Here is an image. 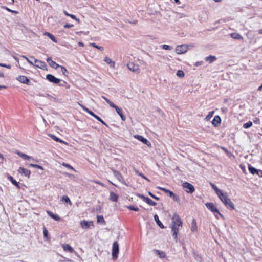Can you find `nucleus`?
I'll return each mask as SVG.
<instances>
[{
    "instance_id": "nucleus-7",
    "label": "nucleus",
    "mask_w": 262,
    "mask_h": 262,
    "mask_svg": "<svg viewBox=\"0 0 262 262\" xmlns=\"http://www.w3.org/2000/svg\"><path fill=\"white\" fill-rule=\"evenodd\" d=\"M182 186L186 189V191L188 193L191 194L195 191L194 186L188 182H185L183 183Z\"/></svg>"
},
{
    "instance_id": "nucleus-10",
    "label": "nucleus",
    "mask_w": 262,
    "mask_h": 262,
    "mask_svg": "<svg viewBox=\"0 0 262 262\" xmlns=\"http://www.w3.org/2000/svg\"><path fill=\"white\" fill-rule=\"evenodd\" d=\"M248 169L249 172L252 174H257L259 177H262V171L260 170H258L252 166L251 165H248Z\"/></svg>"
},
{
    "instance_id": "nucleus-31",
    "label": "nucleus",
    "mask_w": 262,
    "mask_h": 262,
    "mask_svg": "<svg viewBox=\"0 0 262 262\" xmlns=\"http://www.w3.org/2000/svg\"><path fill=\"white\" fill-rule=\"evenodd\" d=\"M206 61H208L209 63H212L216 60V57L215 56L209 55L205 58Z\"/></svg>"
},
{
    "instance_id": "nucleus-6",
    "label": "nucleus",
    "mask_w": 262,
    "mask_h": 262,
    "mask_svg": "<svg viewBox=\"0 0 262 262\" xmlns=\"http://www.w3.org/2000/svg\"><path fill=\"white\" fill-rule=\"evenodd\" d=\"M137 195L140 199H142L144 202H145L147 204H148L149 205L155 206L157 205L156 202L153 201L150 198L146 197L143 194H137Z\"/></svg>"
},
{
    "instance_id": "nucleus-51",
    "label": "nucleus",
    "mask_w": 262,
    "mask_h": 262,
    "mask_svg": "<svg viewBox=\"0 0 262 262\" xmlns=\"http://www.w3.org/2000/svg\"><path fill=\"white\" fill-rule=\"evenodd\" d=\"M107 103L109 104V105L111 107H112L115 109L117 107V105H116L113 102H112L110 100H107Z\"/></svg>"
},
{
    "instance_id": "nucleus-1",
    "label": "nucleus",
    "mask_w": 262,
    "mask_h": 262,
    "mask_svg": "<svg viewBox=\"0 0 262 262\" xmlns=\"http://www.w3.org/2000/svg\"><path fill=\"white\" fill-rule=\"evenodd\" d=\"M171 223V232L172 233V236L174 239L177 240V235L180 229V227H182V221L177 213H174L172 219Z\"/></svg>"
},
{
    "instance_id": "nucleus-2",
    "label": "nucleus",
    "mask_w": 262,
    "mask_h": 262,
    "mask_svg": "<svg viewBox=\"0 0 262 262\" xmlns=\"http://www.w3.org/2000/svg\"><path fill=\"white\" fill-rule=\"evenodd\" d=\"M219 198L228 208L232 210H234V205L231 199L228 197L227 193L223 192L220 194Z\"/></svg>"
},
{
    "instance_id": "nucleus-8",
    "label": "nucleus",
    "mask_w": 262,
    "mask_h": 262,
    "mask_svg": "<svg viewBox=\"0 0 262 262\" xmlns=\"http://www.w3.org/2000/svg\"><path fill=\"white\" fill-rule=\"evenodd\" d=\"M112 171L114 173V177L122 184L128 186V185L126 184V183L124 181L123 178L121 174V173L115 169H112Z\"/></svg>"
},
{
    "instance_id": "nucleus-56",
    "label": "nucleus",
    "mask_w": 262,
    "mask_h": 262,
    "mask_svg": "<svg viewBox=\"0 0 262 262\" xmlns=\"http://www.w3.org/2000/svg\"><path fill=\"white\" fill-rule=\"evenodd\" d=\"M60 82H61L59 83V85L61 86H66V85L67 84V83L66 81H61V80Z\"/></svg>"
},
{
    "instance_id": "nucleus-44",
    "label": "nucleus",
    "mask_w": 262,
    "mask_h": 262,
    "mask_svg": "<svg viewBox=\"0 0 262 262\" xmlns=\"http://www.w3.org/2000/svg\"><path fill=\"white\" fill-rule=\"evenodd\" d=\"M90 45L94 48L98 49L99 50L103 51L104 50V48L103 47L99 46L97 45L95 43H91Z\"/></svg>"
},
{
    "instance_id": "nucleus-15",
    "label": "nucleus",
    "mask_w": 262,
    "mask_h": 262,
    "mask_svg": "<svg viewBox=\"0 0 262 262\" xmlns=\"http://www.w3.org/2000/svg\"><path fill=\"white\" fill-rule=\"evenodd\" d=\"M17 171L18 172V173H19L21 174H24L25 177H27L28 178L30 177V176L31 174L30 170H29L27 169H26L24 167H20L18 168Z\"/></svg>"
},
{
    "instance_id": "nucleus-19",
    "label": "nucleus",
    "mask_w": 262,
    "mask_h": 262,
    "mask_svg": "<svg viewBox=\"0 0 262 262\" xmlns=\"http://www.w3.org/2000/svg\"><path fill=\"white\" fill-rule=\"evenodd\" d=\"M109 199L112 202H117L118 199V195L114 192H110Z\"/></svg>"
},
{
    "instance_id": "nucleus-52",
    "label": "nucleus",
    "mask_w": 262,
    "mask_h": 262,
    "mask_svg": "<svg viewBox=\"0 0 262 262\" xmlns=\"http://www.w3.org/2000/svg\"><path fill=\"white\" fill-rule=\"evenodd\" d=\"M148 194L153 199L157 200V201H159L160 200V198L157 196H156L155 195H154L153 193H152L150 191H148Z\"/></svg>"
},
{
    "instance_id": "nucleus-25",
    "label": "nucleus",
    "mask_w": 262,
    "mask_h": 262,
    "mask_svg": "<svg viewBox=\"0 0 262 262\" xmlns=\"http://www.w3.org/2000/svg\"><path fill=\"white\" fill-rule=\"evenodd\" d=\"M154 217L155 221L156 222L157 224L158 225V226L162 229H164L165 228V227L164 226V225H163L162 222L159 220L158 215L155 214L154 215Z\"/></svg>"
},
{
    "instance_id": "nucleus-40",
    "label": "nucleus",
    "mask_w": 262,
    "mask_h": 262,
    "mask_svg": "<svg viewBox=\"0 0 262 262\" xmlns=\"http://www.w3.org/2000/svg\"><path fill=\"white\" fill-rule=\"evenodd\" d=\"M28 167H34V168H38V169H40L41 170H43V167L39 165H37V164H29L28 165Z\"/></svg>"
},
{
    "instance_id": "nucleus-3",
    "label": "nucleus",
    "mask_w": 262,
    "mask_h": 262,
    "mask_svg": "<svg viewBox=\"0 0 262 262\" xmlns=\"http://www.w3.org/2000/svg\"><path fill=\"white\" fill-rule=\"evenodd\" d=\"M205 206L212 212L217 213L221 217L224 218L223 215L221 213L219 209L213 203H206Z\"/></svg>"
},
{
    "instance_id": "nucleus-27",
    "label": "nucleus",
    "mask_w": 262,
    "mask_h": 262,
    "mask_svg": "<svg viewBox=\"0 0 262 262\" xmlns=\"http://www.w3.org/2000/svg\"><path fill=\"white\" fill-rule=\"evenodd\" d=\"M80 106L82 108L83 110L85 112H87L89 114H90L93 117H95L97 115H96L94 112H93L92 111L88 108L87 107H85L84 106L82 105H80Z\"/></svg>"
},
{
    "instance_id": "nucleus-4",
    "label": "nucleus",
    "mask_w": 262,
    "mask_h": 262,
    "mask_svg": "<svg viewBox=\"0 0 262 262\" xmlns=\"http://www.w3.org/2000/svg\"><path fill=\"white\" fill-rule=\"evenodd\" d=\"M119 251V244L117 241L113 242L112 247V258L116 259L118 257V254Z\"/></svg>"
},
{
    "instance_id": "nucleus-38",
    "label": "nucleus",
    "mask_w": 262,
    "mask_h": 262,
    "mask_svg": "<svg viewBox=\"0 0 262 262\" xmlns=\"http://www.w3.org/2000/svg\"><path fill=\"white\" fill-rule=\"evenodd\" d=\"M17 155H19L20 157H21L22 158H23L25 160H29V159H31V157L27 155L26 154L22 153V152H18Z\"/></svg>"
},
{
    "instance_id": "nucleus-47",
    "label": "nucleus",
    "mask_w": 262,
    "mask_h": 262,
    "mask_svg": "<svg viewBox=\"0 0 262 262\" xmlns=\"http://www.w3.org/2000/svg\"><path fill=\"white\" fill-rule=\"evenodd\" d=\"M59 67L61 69V72L62 73L63 75H64L66 76H67V73H68V72L66 68L63 66H60Z\"/></svg>"
},
{
    "instance_id": "nucleus-62",
    "label": "nucleus",
    "mask_w": 262,
    "mask_h": 262,
    "mask_svg": "<svg viewBox=\"0 0 262 262\" xmlns=\"http://www.w3.org/2000/svg\"><path fill=\"white\" fill-rule=\"evenodd\" d=\"M27 61H28V62L29 63H30V64L32 65V66H34V63L32 62V60H31L29 58H28L27 59Z\"/></svg>"
},
{
    "instance_id": "nucleus-60",
    "label": "nucleus",
    "mask_w": 262,
    "mask_h": 262,
    "mask_svg": "<svg viewBox=\"0 0 262 262\" xmlns=\"http://www.w3.org/2000/svg\"><path fill=\"white\" fill-rule=\"evenodd\" d=\"M127 22L130 23V24H136L137 23V20H133V21H129V20H127Z\"/></svg>"
},
{
    "instance_id": "nucleus-39",
    "label": "nucleus",
    "mask_w": 262,
    "mask_h": 262,
    "mask_svg": "<svg viewBox=\"0 0 262 262\" xmlns=\"http://www.w3.org/2000/svg\"><path fill=\"white\" fill-rule=\"evenodd\" d=\"M61 200L63 201H64L67 204H69L70 205L72 204L71 200H70L69 198L67 195H63L61 198Z\"/></svg>"
},
{
    "instance_id": "nucleus-58",
    "label": "nucleus",
    "mask_w": 262,
    "mask_h": 262,
    "mask_svg": "<svg viewBox=\"0 0 262 262\" xmlns=\"http://www.w3.org/2000/svg\"><path fill=\"white\" fill-rule=\"evenodd\" d=\"M253 122L256 124H259L260 123V119L258 118H255L253 119Z\"/></svg>"
},
{
    "instance_id": "nucleus-42",
    "label": "nucleus",
    "mask_w": 262,
    "mask_h": 262,
    "mask_svg": "<svg viewBox=\"0 0 262 262\" xmlns=\"http://www.w3.org/2000/svg\"><path fill=\"white\" fill-rule=\"evenodd\" d=\"M252 125V122L250 121L245 123L243 125V127L244 128H250V127H251Z\"/></svg>"
},
{
    "instance_id": "nucleus-33",
    "label": "nucleus",
    "mask_w": 262,
    "mask_h": 262,
    "mask_svg": "<svg viewBox=\"0 0 262 262\" xmlns=\"http://www.w3.org/2000/svg\"><path fill=\"white\" fill-rule=\"evenodd\" d=\"M231 37L233 39H242L243 37L239 33H232L230 34Z\"/></svg>"
},
{
    "instance_id": "nucleus-35",
    "label": "nucleus",
    "mask_w": 262,
    "mask_h": 262,
    "mask_svg": "<svg viewBox=\"0 0 262 262\" xmlns=\"http://www.w3.org/2000/svg\"><path fill=\"white\" fill-rule=\"evenodd\" d=\"M97 221L98 223H101L103 225L105 224V221L104 219V217L102 215H97Z\"/></svg>"
},
{
    "instance_id": "nucleus-17",
    "label": "nucleus",
    "mask_w": 262,
    "mask_h": 262,
    "mask_svg": "<svg viewBox=\"0 0 262 262\" xmlns=\"http://www.w3.org/2000/svg\"><path fill=\"white\" fill-rule=\"evenodd\" d=\"M47 61L52 68L55 69H57L60 66L58 64L56 63L55 61H53L51 58L50 57H48L47 59Z\"/></svg>"
},
{
    "instance_id": "nucleus-57",
    "label": "nucleus",
    "mask_w": 262,
    "mask_h": 262,
    "mask_svg": "<svg viewBox=\"0 0 262 262\" xmlns=\"http://www.w3.org/2000/svg\"><path fill=\"white\" fill-rule=\"evenodd\" d=\"M93 182L95 183H96V184H98L99 185H100V186H104V185L103 183L100 182V181H93Z\"/></svg>"
},
{
    "instance_id": "nucleus-5",
    "label": "nucleus",
    "mask_w": 262,
    "mask_h": 262,
    "mask_svg": "<svg viewBox=\"0 0 262 262\" xmlns=\"http://www.w3.org/2000/svg\"><path fill=\"white\" fill-rule=\"evenodd\" d=\"M30 58L34 60V66L42 70L47 69L46 64L44 61L36 59L33 56H31Z\"/></svg>"
},
{
    "instance_id": "nucleus-21",
    "label": "nucleus",
    "mask_w": 262,
    "mask_h": 262,
    "mask_svg": "<svg viewBox=\"0 0 262 262\" xmlns=\"http://www.w3.org/2000/svg\"><path fill=\"white\" fill-rule=\"evenodd\" d=\"M116 111L117 112V114L120 116L121 120L122 121H125L126 119L125 116L123 115L122 113V110L121 108L117 106L115 108Z\"/></svg>"
},
{
    "instance_id": "nucleus-59",
    "label": "nucleus",
    "mask_w": 262,
    "mask_h": 262,
    "mask_svg": "<svg viewBox=\"0 0 262 262\" xmlns=\"http://www.w3.org/2000/svg\"><path fill=\"white\" fill-rule=\"evenodd\" d=\"M138 174H139V176H141V177H142L143 178L145 179L147 181H150V180L147 178H146L143 173H139Z\"/></svg>"
},
{
    "instance_id": "nucleus-49",
    "label": "nucleus",
    "mask_w": 262,
    "mask_h": 262,
    "mask_svg": "<svg viewBox=\"0 0 262 262\" xmlns=\"http://www.w3.org/2000/svg\"><path fill=\"white\" fill-rule=\"evenodd\" d=\"M62 165L64 167H66L68 169L75 171V169L71 165H70V164H69L68 163H63Z\"/></svg>"
},
{
    "instance_id": "nucleus-50",
    "label": "nucleus",
    "mask_w": 262,
    "mask_h": 262,
    "mask_svg": "<svg viewBox=\"0 0 262 262\" xmlns=\"http://www.w3.org/2000/svg\"><path fill=\"white\" fill-rule=\"evenodd\" d=\"M214 113V112L213 111L209 112V113L206 117V119L207 120H209L212 117Z\"/></svg>"
},
{
    "instance_id": "nucleus-43",
    "label": "nucleus",
    "mask_w": 262,
    "mask_h": 262,
    "mask_svg": "<svg viewBox=\"0 0 262 262\" xmlns=\"http://www.w3.org/2000/svg\"><path fill=\"white\" fill-rule=\"evenodd\" d=\"M126 207L130 210H133L135 211H138L139 210V209L137 207H135L133 205L128 206Z\"/></svg>"
},
{
    "instance_id": "nucleus-54",
    "label": "nucleus",
    "mask_w": 262,
    "mask_h": 262,
    "mask_svg": "<svg viewBox=\"0 0 262 262\" xmlns=\"http://www.w3.org/2000/svg\"><path fill=\"white\" fill-rule=\"evenodd\" d=\"M0 67L7 68L8 69H10L11 67V66L10 64H6L1 63H0Z\"/></svg>"
},
{
    "instance_id": "nucleus-18",
    "label": "nucleus",
    "mask_w": 262,
    "mask_h": 262,
    "mask_svg": "<svg viewBox=\"0 0 262 262\" xmlns=\"http://www.w3.org/2000/svg\"><path fill=\"white\" fill-rule=\"evenodd\" d=\"M221 117L219 116L216 115L214 117L213 119L212 120V124L215 127H217L221 123Z\"/></svg>"
},
{
    "instance_id": "nucleus-46",
    "label": "nucleus",
    "mask_w": 262,
    "mask_h": 262,
    "mask_svg": "<svg viewBox=\"0 0 262 262\" xmlns=\"http://www.w3.org/2000/svg\"><path fill=\"white\" fill-rule=\"evenodd\" d=\"M161 47L163 49L165 50H171L172 49V47L171 46L167 45H163L161 46Z\"/></svg>"
},
{
    "instance_id": "nucleus-34",
    "label": "nucleus",
    "mask_w": 262,
    "mask_h": 262,
    "mask_svg": "<svg viewBox=\"0 0 262 262\" xmlns=\"http://www.w3.org/2000/svg\"><path fill=\"white\" fill-rule=\"evenodd\" d=\"M158 188L164 191L165 193L168 194L169 196H171L172 195H173V192L166 188L161 187H158Z\"/></svg>"
},
{
    "instance_id": "nucleus-55",
    "label": "nucleus",
    "mask_w": 262,
    "mask_h": 262,
    "mask_svg": "<svg viewBox=\"0 0 262 262\" xmlns=\"http://www.w3.org/2000/svg\"><path fill=\"white\" fill-rule=\"evenodd\" d=\"M74 25L73 24H66V25H64V28H71V27H72Z\"/></svg>"
},
{
    "instance_id": "nucleus-36",
    "label": "nucleus",
    "mask_w": 262,
    "mask_h": 262,
    "mask_svg": "<svg viewBox=\"0 0 262 262\" xmlns=\"http://www.w3.org/2000/svg\"><path fill=\"white\" fill-rule=\"evenodd\" d=\"M43 237L45 239V240H46V241L49 240L50 237L49 236L48 231L45 227H44L43 229Z\"/></svg>"
},
{
    "instance_id": "nucleus-28",
    "label": "nucleus",
    "mask_w": 262,
    "mask_h": 262,
    "mask_svg": "<svg viewBox=\"0 0 262 262\" xmlns=\"http://www.w3.org/2000/svg\"><path fill=\"white\" fill-rule=\"evenodd\" d=\"M104 61L106 62L111 68H114L115 62L112 59L107 57H105Z\"/></svg>"
},
{
    "instance_id": "nucleus-48",
    "label": "nucleus",
    "mask_w": 262,
    "mask_h": 262,
    "mask_svg": "<svg viewBox=\"0 0 262 262\" xmlns=\"http://www.w3.org/2000/svg\"><path fill=\"white\" fill-rule=\"evenodd\" d=\"M95 118L97 119L98 121L100 122L102 124L105 125L106 126H107V124L98 116L96 115Z\"/></svg>"
},
{
    "instance_id": "nucleus-37",
    "label": "nucleus",
    "mask_w": 262,
    "mask_h": 262,
    "mask_svg": "<svg viewBox=\"0 0 262 262\" xmlns=\"http://www.w3.org/2000/svg\"><path fill=\"white\" fill-rule=\"evenodd\" d=\"M63 13L64 14L66 15V16H70L71 17L72 19H75L76 20H77L78 23L80 22V20L79 19L77 18L76 17V16L73 14H69L68 12H67L66 11H63Z\"/></svg>"
},
{
    "instance_id": "nucleus-20",
    "label": "nucleus",
    "mask_w": 262,
    "mask_h": 262,
    "mask_svg": "<svg viewBox=\"0 0 262 262\" xmlns=\"http://www.w3.org/2000/svg\"><path fill=\"white\" fill-rule=\"evenodd\" d=\"M62 248L65 251H68L70 253H73L74 252L73 248L69 244H63Z\"/></svg>"
},
{
    "instance_id": "nucleus-24",
    "label": "nucleus",
    "mask_w": 262,
    "mask_h": 262,
    "mask_svg": "<svg viewBox=\"0 0 262 262\" xmlns=\"http://www.w3.org/2000/svg\"><path fill=\"white\" fill-rule=\"evenodd\" d=\"M8 179L11 182V183L17 187V188L20 189V186L19 183L15 180L11 176H8Z\"/></svg>"
},
{
    "instance_id": "nucleus-11",
    "label": "nucleus",
    "mask_w": 262,
    "mask_h": 262,
    "mask_svg": "<svg viewBox=\"0 0 262 262\" xmlns=\"http://www.w3.org/2000/svg\"><path fill=\"white\" fill-rule=\"evenodd\" d=\"M80 225L81 227L84 229H88L91 228V227L94 226V224L93 221H86L85 220L81 221L80 222Z\"/></svg>"
},
{
    "instance_id": "nucleus-45",
    "label": "nucleus",
    "mask_w": 262,
    "mask_h": 262,
    "mask_svg": "<svg viewBox=\"0 0 262 262\" xmlns=\"http://www.w3.org/2000/svg\"><path fill=\"white\" fill-rule=\"evenodd\" d=\"M177 76L180 78L184 77L185 76L184 72L182 70H178L177 72Z\"/></svg>"
},
{
    "instance_id": "nucleus-16",
    "label": "nucleus",
    "mask_w": 262,
    "mask_h": 262,
    "mask_svg": "<svg viewBox=\"0 0 262 262\" xmlns=\"http://www.w3.org/2000/svg\"><path fill=\"white\" fill-rule=\"evenodd\" d=\"M134 137L137 139H138L139 141L142 142L143 143L149 146L151 145V143L150 142L146 139V138H144L143 136L139 135H136L134 136Z\"/></svg>"
},
{
    "instance_id": "nucleus-12",
    "label": "nucleus",
    "mask_w": 262,
    "mask_h": 262,
    "mask_svg": "<svg viewBox=\"0 0 262 262\" xmlns=\"http://www.w3.org/2000/svg\"><path fill=\"white\" fill-rule=\"evenodd\" d=\"M187 51V46L181 45L178 46L176 48V52L177 54H184Z\"/></svg>"
},
{
    "instance_id": "nucleus-9",
    "label": "nucleus",
    "mask_w": 262,
    "mask_h": 262,
    "mask_svg": "<svg viewBox=\"0 0 262 262\" xmlns=\"http://www.w3.org/2000/svg\"><path fill=\"white\" fill-rule=\"evenodd\" d=\"M46 79L51 83L54 84L59 83L61 80L59 78L55 77L54 75L48 74L46 75Z\"/></svg>"
},
{
    "instance_id": "nucleus-41",
    "label": "nucleus",
    "mask_w": 262,
    "mask_h": 262,
    "mask_svg": "<svg viewBox=\"0 0 262 262\" xmlns=\"http://www.w3.org/2000/svg\"><path fill=\"white\" fill-rule=\"evenodd\" d=\"M170 198H172L173 200L178 202V203H180V198L179 197L178 195H177V194H176L175 193H173V195H172L171 196H170Z\"/></svg>"
},
{
    "instance_id": "nucleus-61",
    "label": "nucleus",
    "mask_w": 262,
    "mask_h": 262,
    "mask_svg": "<svg viewBox=\"0 0 262 262\" xmlns=\"http://www.w3.org/2000/svg\"><path fill=\"white\" fill-rule=\"evenodd\" d=\"M203 63V62L202 61H199V62H196L195 63V66L198 67V66H200L201 65H202Z\"/></svg>"
},
{
    "instance_id": "nucleus-30",
    "label": "nucleus",
    "mask_w": 262,
    "mask_h": 262,
    "mask_svg": "<svg viewBox=\"0 0 262 262\" xmlns=\"http://www.w3.org/2000/svg\"><path fill=\"white\" fill-rule=\"evenodd\" d=\"M191 230L193 232L197 231L196 222L194 219H193L191 223Z\"/></svg>"
},
{
    "instance_id": "nucleus-64",
    "label": "nucleus",
    "mask_w": 262,
    "mask_h": 262,
    "mask_svg": "<svg viewBox=\"0 0 262 262\" xmlns=\"http://www.w3.org/2000/svg\"><path fill=\"white\" fill-rule=\"evenodd\" d=\"M66 174L68 176H69V177H74V176L73 174H70L68 173H66Z\"/></svg>"
},
{
    "instance_id": "nucleus-26",
    "label": "nucleus",
    "mask_w": 262,
    "mask_h": 262,
    "mask_svg": "<svg viewBox=\"0 0 262 262\" xmlns=\"http://www.w3.org/2000/svg\"><path fill=\"white\" fill-rule=\"evenodd\" d=\"M47 213L51 218L54 219L55 221H58L60 220V218L57 215L54 214L50 211H47Z\"/></svg>"
},
{
    "instance_id": "nucleus-14",
    "label": "nucleus",
    "mask_w": 262,
    "mask_h": 262,
    "mask_svg": "<svg viewBox=\"0 0 262 262\" xmlns=\"http://www.w3.org/2000/svg\"><path fill=\"white\" fill-rule=\"evenodd\" d=\"M127 67L129 70L133 72L136 73L140 72L139 66L138 64H135L133 62L129 63L127 64Z\"/></svg>"
},
{
    "instance_id": "nucleus-32",
    "label": "nucleus",
    "mask_w": 262,
    "mask_h": 262,
    "mask_svg": "<svg viewBox=\"0 0 262 262\" xmlns=\"http://www.w3.org/2000/svg\"><path fill=\"white\" fill-rule=\"evenodd\" d=\"M154 251L155 252V254L159 255V256L160 258H164L166 256L165 253L163 251H161L159 250H156V249H155L154 250Z\"/></svg>"
},
{
    "instance_id": "nucleus-22",
    "label": "nucleus",
    "mask_w": 262,
    "mask_h": 262,
    "mask_svg": "<svg viewBox=\"0 0 262 262\" xmlns=\"http://www.w3.org/2000/svg\"><path fill=\"white\" fill-rule=\"evenodd\" d=\"M210 185L211 186V188L215 191L216 194L219 196L220 194L222 193L223 191L220 189H219L216 185H215L214 184L210 183Z\"/></svg>"
},
{
    "instance_id": "nucleus-53",
    "label": "nucleus",
    "mask_w": 262,
    "mask_h": 262,
    "mask_svg": "<svg viewBox=\"0 0 262 262\" xmlns=\"http://www.w3.org/2000/svg\"><path fill=\"white\" fill-rule=\"evenodd\" d=\"M3 8L5 9L6 10H7L9 12H12L13 13H14V14H18V13L17 11L12 10L9 9V8H8L7 7H3Z\"/></svg>"
},
{
    "instance_id": "nucleus-23",
    "label": "nucleus",
    "mask_w": 262,
    "mask_h": 262,
    "mask_svg": "<svg viewBox=\"0 0 262 262\" xmlns=\"http://www.w3.org/2000/svg\"><path fill=\"white\" fill-rule=\"evenodd\" d=\"M49 136H50L53 140H55L56 142L64 143L66 145L68 144V143L67 142L63 141L62 140L59 139V138L57 137L56 136L53 134H49Z\"/></svg>"
},
{
    "instance_id": "nucleus-29",
    "label": "nucleus",
    "mask_w": 262,
    "mask_h": 262,
    "mask_svg": "<svg viewBox=\"0 0 262 262\" xmlns=\"http://www.w3.org/2000/svg\"><path fill=\"white\" fill-rule=\"evenodd\" d=\"M44 35L49 37V38H50L54 42L56 43L57 42V40L55 37V36L50 33L46 32L44 33Z\"/></svg>"
},
{
    "instance_id": "nucleus-13",
    "label": "nucleus",
    "mask_w": 262,
    "mask_h": 262,
    "mask_svg": "<svg viewBox=\"0 0 262 262\" xmlns=\"http://www.w3.org/2000/svg\"><path fill=\"white\" fill-rule=\"evenodd\" d=\"M16 79L22 83L26 84L28 85H31V82L29 78L25 76H19Z\"/></svg>"
},
{
    "instance_id": "nucleus-63",
    "label": "nucleus",
    "mask_w": 262,
    "mask_h": 262,
    "mask_svg": "<svg viewBox=\"0 0 262 262\" xmlns=\"http://www.w3.org/2000/svg\"><path fill=\"white\" fill-rule=\"evenodd\" d=\"M78 45L79 46H80V47H83L84 46V43L82 42H79L78 43Z\"/></svg>"
}]
</instances>
